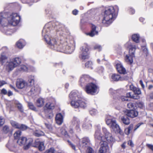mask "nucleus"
Here are the masks:
<instances>
[{"label":"nucleus","instance_id":"12","mask_svg":"<svg viewBox=\"0 0 153 153\" xmlns=\"http://www.w3.org/2000/svg\"><path fill=\"white\" fill-rule=\"evenodd\" d=\"M90 77L88 75H83L80 78L79 81L80 84L82 86L89 82L90 79Z\"/></svg>","mask_w":153,"mask_h":153},{"label":"nucleus","instance_id":"7","mask_svg":"<svg viewBox=\"0 0 153 153\" xmlns=\"http://www.w3.org/2000/svg\"><path fill=\"white\" fill-rule=\"evenodd\" d=\"M100 146L98 153H107L108 149V147L105 141H102L100 142Z\"/></svg>","mask_w":153,"mask_h":153},{"label":"nucleus","instance_id":"42","mask_svg":"<svg viewBox=\"0 0 153 153\" xmlns=\"http://www.w3.org/2000/svg\"><path fill=\"white\" fill-rule=\"evenodd\" d=\"M14 103L18 109L21 112L23 111V109L22 105L17 101H15Z\"/></svg>","mask_w":153,"mask_h":153},{"label":"nucleus","instance_id":"57","mask_svg":"<svg viewBox=\"0 0 153 153\" xmlns=\"http://www.w3.org/2000/svg\"><path fill=\"white\" fill-rule=\"evenodd\" d=\"M4 123V119L2 117H0V126L3 125Z\"/></svg>","mask_w":153,"mask_h":153},{"label":"nucleus","instance_id":"45","mask_svg":"<svg viewBox=\"0 0 153 153\" xmlns=\"http://www.w3.org/2000/svg\"><path fill=\"white\" fill-rule=\"evenodd\" d=\"M109 92L111 94H119L121 91L120 90H114L112 88H110L109 89Z\"/></svg>","mask_w":153,"mask_h":153},{"label":"nucleus","instance_id":"17","mask_svg":"<svg viewBox=\"0 0 153 153\" xmlns=\"http://www.w3.org/2000/svg\"><path fill=\"white\" fill-rule=\"evenodd\" d=\"M40 89L39 87L37 86H35L33 87L31 89L29 93L31 95H34L36 96L40 93Z\"/></svg>","mask_w":153,"mask_h":153},{"label":"nucleus","instance_id":"6","mask_svg":"<svg viewBox=\"0 0 153 153\" xmlns=\"http://www.w3.org/2000/svg\"><path fill=\"white\" fill-rule=\"evenodd\" d=\"M80 50L82 53L79 55V58L82 60L89 59V54L88 53L89 50L88 46L86 45L85 46H82L80 48Z\"/></svg>","mask_w":153,"mask_h":153},{"label":"nucleus","instance_id":"59","mask_svg":"<svg viewBox=\"0 0 153 153\" xmlns=\"http://www.w3.org/2000/svg\"><path fill=\"white\" fill-rule=\"evenodd\" d=\"M20 128H19V129H21L22 130H25L27 128V126H25V125H21L20 124Z\"/></svg>","mask_w":153,"mask_h":153},{"label":"nucleus","instance_id":"25","mask_svg":"<svg viewBox=\"0 0 153 153\" xmlns=\"http://www.w3.org/2000/svg\"><path fill=\"white\" fill-rule=\"evenodd\" d=\"M95 137L96 139L101 140V141H104V138L102 135L100 133V130H97L95 134Z\"/></svg>","mask_w":153,"mask_h":153},{"label":"nucleus","instance_id":"62","mask_svg":"<svg viewBox=\"0 0 153 153\" xmlns=\"http://www.w3.org/2000/svg\"><path fill=\"white\" fill-rule=\"evenodd\" d=\"M137 105L139 107L141 108H143L144 107V105L142 102H139L137 104Z\"/></svg>","mask_w":153,"mask_h":153},{"label":"nucleus","instance_id":"58","mask_svg":"<svg viewBox=\"0 0 153 153\" xmlns=\"http://www.w3.org/2000/svg\"><path fill=\"white\" fill-rule=\"evenodd\" d=\"M46 127L50 131L52 130V127L51 124H50L45 123Z\"/></svg>","mask_w":153,"mask_h":153},{"label":"nucleus","instance_id":"34","mask_svg":"<svg viewBox=\"0 0 153 153\" xmlns=\"http://www.w3.org/2000/svg\"><path fill=\"white\" fill-rule=\"evenodd\" d=\"M12 60L13 63L16 67L19 65L21 62V59L19 57H16L14 58Z\"/></svg>","mask_w":153,"mask_h":153},{"label":"nucleus","instance_id":"35","mask_svg":"<svg viewBox=\"0 0 153 153\" xmlns=\"http://www.w3.org/2000/svg\"><path fill=\"white\" fill-rule=\"evenodd\" d=\"M1 131L3 133L5 134H7L11 131L10 127L7 125L4 126L2 127Z\"/></svg>","mask_w":153,"mask_h":153},{"label":"nucleus","instance_id":"1","mask_svg":"<svg viewBox=\"0 0 153 153\" xmlns=\"http://www.w3.org/2000/svg\"><path fill=\"white\" fill-rule=\"evenodd\" d=\"M118 11L117 6H110L105 10L102 20L103 25L106 27L109 26L116 18Z\"/></svg>","mask_w":153,"mask_h":153},{"label":"nucleus","instance_id":"11","mask_svg":"<svg viewBox=\"0 0 153 153\" xmlns=\"http://www.w3.org/2000/svg\"><path fill=\"white\" fill-rule=\"evenodd\" d=\"M4 15L3 13H0V24L3 27L7 26L9 24L7 18V19L4 17Z\"/></svg>","mask_w":153,"mask_h":153},{"label":"nucleus","instance_id":"54","mask_svg":"<svg viewBox=\"0 0 153 153\" xmlns=\"http://www.w3.org/2000/svg\"><path fill=\"white\" fill-rule=\"evenodd\" d=\"M128 108L130 109H133L134 108V104L131 102H129L127 105Z\"/></svg>","mask_w":153,"mask_h":153},{"label":"nucleus","instance_id":"43","mask_svg":"<svg viewBox=\"0 0 153 153\" xmlns=\"http://www.w3.org/2000/svg\"><path fill=\"white\" fill-rule=\"evenodd\" d=\"M10 123L12 126L17 128H20V124L16 122L13 120H11L10 121Z\"/></svg>","mask_w":153,"mask_h":153},{"label":"nucleus","instance_id":"15","mask_svg":"<svg viewBox=\"0 0 153 153\" xmlns=\"http://www.w3.org/2000/svg\"><path fill=\"white\" fill-rule=\"evenodd\" d=\"M16 85L18 88L22 89L25 87L26 85V83L23 79H18L16 80Z\"/></svg>","mask_w":153,"mask_h":153},{"label":"nucleus","instance_id":"26","mask_svg":"<svg viewBox=\"0 0 153 153\" xmlns=\"http://www.w3.org/2000/svg\"><path fill=\"white\" fill-rule=\"evenodd\" d=\"M56 123L59 125L62 124L63 122V117L60 113L57 114L56 117Z\"/></svg>","mask_w":153,"mask_h":153},{"label":"nucleus","instance_id":"46","mask_svg":"<svg viewBox=\"0 0 153 153\" xmlns=\"http://www.w3.org/2000/svg\"><path fill=\"white\" fill-rule=\"evenodd\" d=\"M81 141L83 146H85L86 145H87L89 143V140L88 138L85 137L82 139Z\"/></svg>","mask_w":153,"mask_h":153},{"label":"nucleus","instance_id":"22","mask_svg":"<svg viewBox=\"0 0 153 153\" xmlns=\"http://www.w3.org/2000/svg\"><path fill=\"white\" fill-rule=\"evenodd\" d=\"M7 57L6 56L4 52H2L0 56V62L1 65H3L6 62Z\"/></svg>","mask_w":153,"mask_h":153},{"label":"nucleus","instance_id":"21","mask_svg":"<svg viewBox=\"0 0 153 153\" xmlns=\"http://www.w3.org/2000/svg\"><path fill=\"white\" fill-rule=\"evenodd\" d=\"M64 42L61 40H60V42H58L57 45H56L54 49L58 51L63 52V51H59V49H62L65 48V46L64 45Z\"/></svg>","mask_w":153,"mask_h":153},{"label":"nucleus","instance_id":"61","mask_svg":"<svg viewBox=\"0 0 153 153\" xmlns=\"http://www.w3.org/2000/svg\"><path fill=\"white\" fill-rule=\"evenodd\" d=\"M7 83L4 80L0 81V87H2L4 85L6 84Z\"/></svg>","mask_w":153,"mask_h":153},{"label":"nucleus","instance_id":"5","mask_svg":"<svg viewBox=\"0 0 153 153\" xmlns=\"http://www.w3.org/2000/svg\"><path fill=\"white\" fill-rule=\"evenodd\" d=\"M99 88L98 86L95 84L91 82L88 83L85 87V90L86 93L89 94L94 95L97 92Z\"/></svg>","mask_w":153,"mask_h":153},{"label":"nucleus","instance_id":"39","mask_svg":"<svg viewBox=\"0 0 153 153\" xmlns=\"http://www.w3.org/2000/svg\"><path fill=\"white\" fill-rule=\"evenodd\" d=\"M33 134L37 137H39L44 134V133L40 130H36L33 133Z\"/></svg>","mask_w":153,"mask_h":153},{"label":"nucleus","instance_id":"9","mask_svg":"<svg viewBox=\"0 0 153 153\" xmlns=\"http://www.w3.org/2000/svg\"><path fill=\"white\" fill-rule=\"evenodd\" d=\"M91 30L89 32L86 33L87 35L90 37H93L95 35H97L98 34V31L97 30V27L93 24H91Z\"/></svg>","mask_w":153,"mask_h":153},{"label":"nucleus","instance_id":"27","mask_svg":"<svg viewBox=\"0 0 153 153\" xmlns=\"http://www.w3.org/2000/svg\"><path fill=\"white\" fill-rule=\"evenodd\" d=\"M92 125L90 121H85L82 125V127L85 129H88L91 128Z\"/></svg>","mask_w":153,"mask_h":153},{"label":"nucleus","instance_id":"30","mask_svg":"<svg viewBox=\"0 0 153 153\" xmlns=\"http://www.w3.org/2000/svg\"><path fill=\"white\" fill-rule=\"evenodd\" d=\"M134 56H132L131 55H126L125 57V60L126 62L128 63V64L131 65L133 62V57Z\"/></svg>","mask_w":153,"mask_h":153},{"label":"nucleus","instance_id":"48","mask_svg":"<svg viewBox=\"0 0 153 153\" xmlns=\"http://www.w3.org/2000/svg\"><path fill=\"white\" fill-rule=\"evenodd\" d=\"M92 62L91 61H88L85 64V67L90 68L91 69L92 68Z\"/></svg>","mask_w":153,"mask_h":153},{"label":"nucleus","instance_id":"47","mask_svg":"<svg viewBox=\"0 0 153 153\" xmlns=\"http://www.w3.org/2000/svg\"><path fill=\"white\" fill-rule=\"evenodd\" d=\"M121 98L123 101H131L130 96H121Z\"/></svg>","mask_w":153,"mask_h":153},{"label":"nucleus","instance_id":"36","mask_svg":"<svg viewBox=\"0 0 153 153\" xmlns=\"http://www.w3.org/2000/svg\"><path fill=\"white\" fill-rule=\"evenodd\" d=\"M1 94L4 95L7 94L8 96H11L13 95L12 92L10 90L8 91L4 88L1 89Z\"/></svg>","mask_w":153,"mask_h":153},{"label":"nucleus","instance_id":"16","mask_svg":"<svg viewBox=\"0 0 153 153\" xmlns=\"http://www.w3.org/2000/svg\"><path fill=\"white\" fill-rule=\"evenodd\" d=\"M129 89L130 90L132 91L134 95H138L141 94L140 89L135 87L133 84H131L129 86Z\"/></svg>","mask_w":153,"mask_h":153},{"label":"nucleus","instance_id":"4","mask_svg":"<svg viewBox=\"0 0 153 153\" xmlns=\"http://www.w3.org/2000/svg\"><path fill=\"white\" fill-rule=\"evenodd\" d=\"M20 16L16 13H12L7 17L9 24L13 26H16L20 22Z\"/></svg>","mask_w":153,"mask_h":153},{"label":"nucleus","instance_id":"64","mask_svg":"<svg viewBox=\"0 0 153 153\" xmlns=\"http://www.w3.org/2000/svg\"><path fill=\"white\" fill-rule=\"evenodd\" d=\"M128 145L131 146V147H133L134 146V144L132 142V141L131 140H129L128 143Z\"/></svg>","mask_w":153,"mask_h":153},{"label":"nucleus","instance_id":"41","mask_svg":"<svg viewBox=\"0 0 153 153\" xmlns=\"http://www.w3.org/2000/svg\"><path fill=\"white\" fill-rule=\"evenodd\" d=\"M38 149L39 151H42L45 149V147L44 145V143L43 142H39L38 143Z\"/></svg>","mask_w":153,"mask_h":153},{"label":"nucleus","instance_id":"53","mask_svg":"<svg viewBox=\"0 0 153 153\" xmlns=\"http://www.w3.org/2000/svg\"><path fill=\"white\" fill-rule=\"evenodd\" d=\"M44 153H55V150L53 148H51L46 150Z\"/></svg>","mask_w":153,"mask_h":153},{"label":"nucleus","instance_id":"32","mask_svg":"<svg viewBox=\"0 0 153 153\" xmlns=\"http://www.w3.org/2000/svg\"><path fill=\"white\" fill-rule=\"evenodd\" d=\"M129 48V53L132 56H134L135 51L136 49L135 45H130L128 46Z\"/></svg>","mask_w":153,"mask_h":153},{"label":"nucleus","instance_id":"60","mask_svg":"<svg viewBox=\"0 0 153 153\" xmlns=\"http://www.w3.org/2000/svg\"><path fill=\"white\" fill-rule=\"evenodd\" d=\"M61 133L62 134L67 136H68L67 131L65 129H62L61 131Z\"/></svg>","mask_w":153,"mask_h":153},{"label":"nucleus","instance_id":"51","mask_svg":"<svg viewBox=\"0 0 153 153\" xmlns=\"http://www.w3.org/2000/svg\"><path fill=\"white\" fill-rule=\"evenodd\" d=\"M19 70L20 71H27V68L25 65H22L20 67Z\"/></svg>","mask_w":153,"mask_h":153},{"label":"nucleus","instance_id":"18","mask_svg":"<svg viewBox=\"0 0 153 153\" xmlns=\"http://www.w3.org/2000/svg\"><path fill=\"white\" fill-rule=\"evenodd\" d=\"M15 67L12 62H7L4 65L6 71L8 72L12 71Z\"/></svg>","mask_w":153,"mask_h":153},{"label":"nucleus","instance_id":"31","mask_svg":"<svg viewBox=\"0 0 153 153\" xmlns=\"http://www.w3.org/2000/svg\"><path fill=\"white\" fill-rule=\"evenodd\" d=\"M16 45L18 48H22L25 46V41L22 39H20L16 42Z\"/></svg>","mask_w":153,"mask_h":153},{"label":"nucleus","instance_id":"8","mask_svg":"<svg viewBox=\"0 0 153 153\" xmlns=\"http://www.w3.org/2000/svg\"><path fill=\"white\" fill-rule=\"evenodd\" d=\"M102 130L105 134V138L107 142L109 143L114 142L115 139L112 137L111 134L107 131L106 129L105 128H103Z\"/></svg>","mask_w":153,"mask_h":153},{"label":"nucleus","instance_id":"10","mask_svg":"<svg viewBox=\"0 0 153 153\" xmlns=\"http://www.w3.org/2000/svg\"><path fill=\"white\" fill-rule=\"evenodd\" d=\"M80 121L79 119L76 117H74L72 120L71 126L75 128L77 131L80 130Z\"/></svg>","mask_w":153,"mask_h":153},{"label":"nucleus","instance_id":"33","mask_svg":"<svg viewBox=\"0 0 153 153\" xmlns=\"http://www.w3.org/2000/svg\"><path fill=\"white\" fill-rule=\"evenodd\" d=\"M140 36L139 34H134L132 35L131 39L134 42L138 43L139 42Z\"/></svg>","mask_w":153,"mask_h":153},{"label":"nucleus","instance_id":"19","mask_svg":"<svg viewBox=\"0 0 153 153\" xmlns=\"http://www.w3.org/2000/svg\"><path fill=\"white\" fill-rule=\"evenodd\" d=\"M64 45L65 46V48L62 49H59V51H63V52L68 53H71L72 52L71 47L69 45H67L66 42H64Z\"/></svg>","mask_w":153,"mask_h":153},{"label":"nucleus","instance_id":"29","mask_svg":"<svg viewBox=\"0 0 153 153\" xmlns=\"http://www.w3.org/2000/svg\"><path fill=\"white\" fill-rule=\"evenodd\" d=\"M27 140L26 137H21L18 139L17 141V143L21 146L24 145L26 144Z\"/></svg>","mask_w":153,"mask_h":153},{"label":"nucleus","instance_id":"52","mask_svg":"<svg viewBox=\"0 0 153 153\" xmlns=\"http://www.w3.org/2000/svg\"><path fill=\"white\" fill-rule=\"evenodd\" d=\"M93 49L97 50L99 51H100L101 50V47L100 45H95L93 46Z\"/></svg>","mask_w":153,"mask_h":153},{"label":"nucleus","instance_id":"20","mask_svg":"<svg viewBox=\"0 0 153 153\" xmlns=\"http://www.w3.org/2000/svg\"><path fill=\"white\" fill-rule=\"evenodd\" d=\"M45 39L48 44L51 46H52L53 47V48L54 49L56 45L58 43L56 39L54 38H52L50 39L49 41L47 40L46 39Z\"/></svg>","mask_w":153,"mask_h":153},{"label":"nucleus","instance_id":"44","mask_svg":"<svg viewBox=\"0 0 153 153\" xmlns=\"http://www.w3.org/2000/svg\"><path fill=\"white\" fill-rule=\"evenodd\" d=\"M28 81L30 84V85H32L34 84V76H28Z\"/></svg>","mask_w":153,"mask_h":153},{"label":"nucleus","instance_id":"56","mask_svg":"<svg viewBox=\"0 0 153 153\" xmlns=\"http://www.w3.org/2000/svg\"><path fill=\"white\" fill-rule=\"evenodd\" d=\"M94 150L92 148L88 147L87 149L86 153H94Z\"/></svg>","mask_w":153,"mask_h":153},{"label":"nucleus","instance_id":"24","mask_svg":"<svg viewBox=\"0 0 153 153\" xmlns=\"http://www.w3.org/2000/svg\"><path fill=\"white\" fill-rule=\"evenodd\" d=\"M55 104L53 103L50 102L47 103L45 107H44V112L46 113L48 111V110H45V108H46L48 110L53 109L54 108Z\"/></svg>","mask_w":153,"mask_h":153},{"label":"nucleus","instance_id":"37","mask_svg":"<svg viewBox=\"0 0 153 153\" xmlns=\"http://www.w3.org/2000/svg\"><path fill=\"white\" fill-rule=\"evenodd\" d=\"M121 120L123 123L125 125H128L130 123L129 119L126 116L122 117Z\"/></svg>","mask_w":153,"mask_h":153},{"label":"nucleus","instance_id":"2","mask_svg":"<svg viewBox=\"0 0 153 153\" xmlns=\"http://www.w3.org/2000/svg\"><path fill=\"white\" fill-rule=\"evenodd\" d=\"M106 123L115 133H120L121 130L119 126L117 123L114 118L111 117H107L106 120Z\"/></svg>","mask_w":153,"mask_h":153},{"label":"nucleus","instance_id":"55","mask_svg":"<svg viewBox=\"0 0 153 153\" xmlns=\"http://www.w3.org/2000/svg\"><path fill=\"white\" fill-rule=\"evenodd\" d=\"M45 116L46 117H47L49 118V119H51L53 117V114L52 113V112L51 111L49 114H46Z\"/></svg>","mask_w":153,"mask_h":153},{"label":"nucleus","instance_id":"13","mask_svg":"<svg viewBox=\"0 0 153 153\" xmlns=\"http://www.w3.org/2000/svg\"><path fill=\"white\" fill-rule=\"evenodd\" d=\"M125 114L127 116L134 118L137 117L138 115V112L135 110H127L125 111Z\"/></svg>","mask_w":153,"mask_h":153},{"label":"nucleus","instance_id":"38","mask_svg":"<svg viewBox=\"0 0 153 153\" xmlns=\"http://www.w3.org/2000/svg\"><path fill=\"white\" fill-rule=\"evenodd\" d=\"M133 128V125L132 124H130L128 127L125 129V132L127 135H128L131 133Z\"/></svg>","mask_w":153,"mask_h":153},{"label":"nucleus","instance_id":"49","mask_svg":"<svg viewBox=\"0 0 153 153\" xmlns=\"http://www.w3.org/2000/svg\"><path fill=\"white\" fill-rule=\"evenodd\" d=\"M21 135V132L20 131H18L16 132L14 134L15 139H18Z\"/></svg>","mask_w":153,"mask_h":153},{"label":"nucleus","instance_id":"50","mask_svg":"<svg viewBox=\"0 0 153 153\" xmlns=\"http://www.w3.org/2000/svg\"><path fill=\"white\" fill-rule=\"evenodd\" d=\"M79 92L77 90H74L72 91L69 94V96H78Z\"/></svg>","mask_w":153,"mask_h":153},{"label":"nucleus","instance_id":"23","mask_svg":"<svg viewBox=\"0 0 153 153\" xmlns=\"http://www.w3.org/2000/svg\"><path fill=\"white\" fill-rule=\"evenodd\" d=\"M44 99L41 97H39L36 100V105L38 107H41L44 105Z\"/></svg>","mask_w":153,"mask_h":153},{"label":"nucleus","instance_id":"40","mask_svg":"<svg viewBox=\"0 0 153 153\" xmlns=\"http://www.w3.org/2000/svg\"><path fill=\"white\" fill-rule=\"evenodd\" d=\"M27 102L28 106L30 109L35 111H38L36 108L34 106L32 103L28 102Z\"/></svg>","mask_w":153,"mask_h":153},{"label":"nucleus","instance_id":"28","mask_svg":"<svg viewBox=\"0 0 153 153\" xmlns=\"http://www.w3.org/2000/svg\"><path fill=\"white\" fill-rule=\"evenodd\" d=\"M111 79L113 81H118L119 80H122V78L120 76L117 74H112L111 76Z\"/></svg>","mask_w":153,"mask_h":153},{"label":"nucleus","instance_id":"3","mask_svg":"<svg viewBox=\"0 0 153 153\" xmlns=\"http://www.w3.org/2000/svg\"><path fill=\"white\" fill-rule=\"evenodd\" d=\"M73 99L76 100H73L71 102V106L74 108H77L80 106L85 108L87 106V103L83 99L79 98L78 96H72Z\"/></svg>","mask_w":153,"mask_h":153},{"label":"nucleus","instance_id":"63","mask_svg":"<svg viewBox=\"0 0 153 153\" xmlns=\"http://www.w3.org/2000/svg\"><path fill=\"white\" fill-rule=\"evenodd\" d=\"M146 146L149 149L153 152V145L150 144H147Z\"/></svg>","mask_w":153,"mask_h":153},{"label":"nucleus","instance_id":"14","mask_svg":"<svg viewBox=\"0 0 153 153\" xmlns=\"http://www.w3.org/2000/svg\"><path fill=\"white\" fill-rule=\"evenodd\" d=\"M116 68L118 72L120 74H125L127 73L126 69L121 63H118L116 65Z\"/></svg>","mask_w":153,"mask_h":153}]
</instances>
